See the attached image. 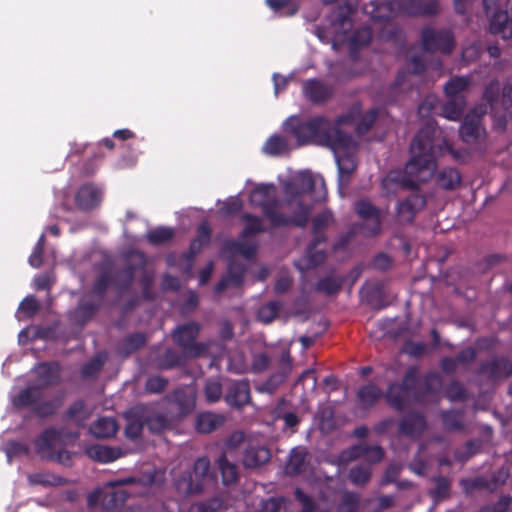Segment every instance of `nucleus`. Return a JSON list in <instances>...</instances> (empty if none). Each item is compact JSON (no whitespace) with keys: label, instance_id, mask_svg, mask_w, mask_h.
Segmentation results:
<instances>
[{"label":"nucleus","instance_id":"a18cd8bd","mask_svg":"<svg viewBox=\"0 0 512 512\" xmlns=\"http://www.w3.org/2000/svg\"><path fill=\"white\" fill-rule=\"evenodd\" d=\"M62 405V398L58 397L54 400H45L37 402L33 406L32 412L41 418L53 416Z\"/></svg>","mask_w":512,"mask_h":512},{"label":"nucleus","instance_id":"37998d69","mask_svg":"<svg viewBox=\"0 0 512 512\" xmlns=\"http://www.w3.org/2000/svg\"><path fill=\"white\" fill-rule=\"evenodd\" d=\"M434 487L429 495L434 501H442L450 496L451 481L445 476H437L432 479Z\"/></svg>","mask_w":512,"mask_h":512},{"label":"nucleus","instance_id":"393cba45","mask_svg":"<svg viewBox=\"0 0 512 512\" xmlns=\"http://www.w3.org/2000/svg\"><path fill=\"white\" fill-rule=\"evenodd\" d=\"M271 457L270 450L264 446H249L243 456V464L248 468H257L266 464Z\"/></svg>","mask_w":512,"mask_h":512},{"label":"nucleus","instance_id":"774afa93","mask_svg":"<svg viewBox=\"0 0 512 512\" xmlns=\"http://www.w3.org/2000/svg\"><path fill=\"white\" fill-rule=\"evenodd\" d=\"M510 504L511 497L509 495H503L496 503L483 506L478 512H507Z\"/></svg>","mask_w":512,"mask_h":512},{"label":"nucleus","instance_id":"de8ad7c7","mask_svg":"<svg viewBox=\"0 0 512 512\" xmlns=\"http://www.w3.org/2000/svg\"><path fill=\"white\" fill-rule=\"evenodd\" d=\"M465 101L463 98H451L442 108V114L445 118L457 121L461 118Z\"/></svg>","mask_w":512,"mask_h":512},{"label":"nucleus","instance_id":"49530a36","mask_svg":"<svg viewBox=\"0 0 512 512\" xmlns=\"http://www.w3.org/2000/svg\"><path fill=\"white\" fill-rule=\"evenodd\" d=\"M146 341L147 338L144 333L137 332L129 334L123 339L121 350L125 354H132L142 348L146 344Z\"/></svg>","mask_w":512,"mask_h":512},{"label":"nucleus","instance_id":"e2e57ef3","mask_svg":"<svg viewBox=\"0 0 512 512\" xmlns=\"http://www.w3.org/2000/svg\"><path fill=\"white\" fill-rule=\"evenodd\" d=\"M460 485L466 494H469L477 489H487L488 481L483 476L475 478H463L460 480Z\"/></svg>","mask_w":512,"mask_h":512},{"label":"nucleus","instance_id":"aec40b11","mask_svg":"<svg viewBox=\"0 0 512 512\" xmlns=\"http://www.w3.org/2000/svg\"><path fill=\"white\" fill-rule=\"evenodd\" d=\"M291 356L288 351L283 352L280 360V368L277 372L270 375V377L264 382V389L269 392H275L281 384H283L291 372Z\"/></svg>","mask_w":512,"mask_h":512},{"label":"nucleus","instance_id":"2eb2a0df","mask_svg":"<svg viewBox=\"0 0 512 512\" xmlns=\"http://www.w3.org/2000/svg\"><path fill=\"white\" fill-rule=\"evenodd\" d=\"M426 426V418L422 413L410 411L400 420L399 433L407 437L416 438L425 431Z\"/></svg>","mask_w":512,"mask_h":512},{"label":"nucleus","instance_id":"6ab92c4d","mask_svg":"<svg viewBox=\"0 0 512 512\" xmlns=\"http://www.w3.org/2000/svg\"><path fill=\"white\" fill-rule=\"evenodd\" d=\"M425 205L426 198L418 192H413L407 198L399 202L397 214L403 220L411 222L415 215L421 211Z\"/></svg>","mask_w":512,"mask_h":512},{"label":"nucleus","instance_id":"f257e3e1","mask_svg":"<svg viewBox=\"0 0 512 512\" xmlns=\"http://www.w3.org/2000/svg\"><path fill=\"white\" fill-rule=\"evenodd\" d=\"M357 112L351 110L332 122L329 118L318 115L308 119L291 116L285 121V131L291 134L298 146L317 144L331 149L334 153H343L337 157L339 185L347 186L356 169L354 159L348 155L356 148L351 135L340 129L343 124L353 123Z\"/></svg>","mask_w":512,"mask_h":512},{"label":"nucleus","instance_id":"bf43d9fd","mask_svg":"<svg viewBox=\"0 0 512 512\" xmlns=\"http://www.w3.org/2000/svg\"><path fill=\"white\" fill-rule=\"evenodd\" d=\"M398 16L419 17L421 0H395Z\"/></svg>","mask_w":512,"mask_h":512},{"label":"nucleus","instance_id":"f03ea898","mask_svg":"<svg viewBox=\"0 0 512 512\" xmlns=\"http://www.w3.org/2000/svg\"><path fill=\"white\" fill-rule=\"evenodd\" d=\"M442 379L435 371L420 374L418 366H409L401 382H390L383 391L373 382L359 387L356 399L362 409L372 408L382 397L393 410L402 412L412 403L427 404L438 398Z\"/></svg>","mask_w":512,"mask_h":512},{"label":"nucleus","instance_id":"338daca9","mask_svg":"<svg viewBox=\"0 0 512 512\" xmlns=\"http://www.w3.org/2000/svg\"><path fill=\"white\" fill-rule=\"evenodd\" d=\"M446 396L451 401L465 400L467 393L464 385L454 380L447 386Z\"/></svg>","mask_w":512,"mask_h":512},{"label":"nucleus","instance_id":"58836bf2","mask_svg":"<svg viewBox=\"0 0 512 512\" xmlns=\"http://www.w3.org/2000/svg\"><path fill=\"white\" fill-rule=\"evenodd\" d=\"M241 218L245 222V226L241 232L242 238L266 232L261 217L251 213H244Z\"/></svg>","mask_w":512,"mask_h":512},{"label":"nucleus","instance_id":"79ce46f5","mask_svg":"<svg viewBox=\"0 0 512 512\" xmlns=\"http://www.w3.org/2000/svg\"><path fill=\"white\" fill-rule=\"evenodd\" d=\"M372 468L370 464H359L350 468L348 479L356 486H365L371 479Z\"/></svg>","mask_w":512,"mask_h":512},{"label":"nucleus","instance_id":"a211bd4d","mask_svg":"<svg viewBox=\"0 0 512 512\" xmlns=\"http://www.w3.org/2000/svg\"><path fill=\"white\" fill-rule=\"evenodd\" d=\"M479 372L491 380L504 379L512 375V362L506 358H494L481 363Z\"/></svg>","mask_w":512,"mask_h":512},{"label":"nucleus","instance_id":"cd10ccee","mask_svg":"<svg viewBox=\"0 0 512 512\" xmlns=\"http://www.w3.org/2000/svg\"><path fill=\"white\" fill-rule=\"evenodd\" d=\"M88 456L100 463H110L122 456V451L119 448L104 446V445H92L87 450Z\"/></svg>","mask_w":512,"mask_h":512},{"label":"nucleus","instance_id":"6e6552de","mask_svg":"<svg viewBox=\"0 0 512 512\" xmlns=\"http://www.w3.org/2000/svg\"><path fill=\"white\" fill-rule=\"evenodd\" d=\"M137 482L138 480L135 477L110 481L107 483V487L103 493L95 492L89 495L88 505L94 506L98 501H101L105 509H113L122 506L129 497L128 492L122 489V486L135 484Z\"/></svg>","mask_w":512,"mask_h":512},{"label":"nucleus","instance_id":"13d9d810","mask_svg":"<svg viewBox=\"0 0 512 512\" xmlns=\"http://www.w3.org/2000/svg\"><path fill=\"white\" fill-rule=\"evenodd\" d=\"M223 394L222 385L218 380L208 379L204 386V395L208 403L218 402Z\"/></svg>","mask_w":512,"mask_h":512},{"label":"nucleus","instance_id":"c9c22d12","mask_svg":"<svg viewBox=\"0 0 512 512\" xmlns=\"http://www.w3.org/2000/svg\"><path fill=\"white\" fill-rule=\"evenodd\" d=\"M436 181L445 190H455L461 183V175L457 169L444 168L438 172Z\"/></svg>","mask_w":512,"mask_h":512},{"label":"nucleus","instance_id":"423d86ee","mask_svg":"<svg viewBox=\"0 0 512 512\" xmlns=\"http://www.w3.org/2000/svg\"><path fill=\"white\" fill-rule=\"evenodd\" d=\"M317 180L309 172H303L297 175L295 178L288 180L283 185V192L286 195V206L291 208L295 206L294 214L302 213L304 221L300 225H292L293 227L304 228L310 219L312 206L306 203L303 197L306 194H310L315 190Z\"/></svg>","mask_w":512,"mask_h":512},{"label":"nucleus","instance_id":"412c9836","mask_svg":"<svg viewBox=\"0 0 512 512\" xmlns=\"http://www.w3.org/2000/svg\"><path fill=\"white\" fill-rule=\"evenodd\" d=\"M101 198L102 191L100 188L93 184H84L76 194V203L82 210L89 211L99 205Z\"/></svg>","mask_w":512,"mask_h":512},{"label":"nucleus","instance_id":"39448f33","mask_svg":"<svg viewBox=\"0 0 512 512\" xmlns=\"http://www.w3.org/2000/svg\"><path fill=\"white\" fill-rule=\"evenodd\" d=\"M110 282L109 273L102 272L93 282L91 289L80 297L77 306L70 312V319L76 325H86L103 307Z\"/></svg>","mask_w":512,"mask_h":512},{"label":"nucleus","instance_id":"7c9ffc66","mask_svg":"<svg viewBox=\"0 0 512 512\" xmlns=\"http://www.w3.org/2000/svg\"><path fill=\"white\" fill-rule=\"evenodd\" d=\"M135 276V268L132 265H127L122 269L117 270L113 276L109 274L110 285H114L116 290L120 293L126 292L132 285Z\"/></svg>","mask_w":512,"mask_h":512},{"label":"nucleus","instance_id":"864d4df0","mask_svg":"<svg viewBox=\"0 0 512 512\" xmlns=\"http://www.w3.org/2000/svg\"><path fill=\"white\" fill-rule=\"evenodd\" d=\"M378 118V111L376 109H370L364 114H361L357 123L355 131L358 135H364L370 131L374 123Z\"/></svg>","mask_w":512,"mask_h":512},{"label":"nucleus","instance_id":"052dcab7","mask_svg":"<svg viewBox=\"0 0 512 512\" xmlns=\"http://www.w3.org/2000/svg\"><path fill=\"white\" fill-rule=\"evenodd\" d=\"M167 385V378L160 375H153L147 378L145 390L150 394H160L166 389Z\"/></svg>","mask_w":512,"mask_h":512},{"label":"nucleus","instance_id":"7ed1b4c3","mask_svg":"<svg viewBox=\"0 0 512 512\" xmlns=\"http://www.w3.org/2000/svg\"><path fill=\"white\" fill-rule=\"evenodd\" d=\"M435 129L427 125L420 129L410 144L411 159L404 168L402 185L418 190L419 185L428 181L435 172L433 138Z\"/></svg>","mask_w":512,"mask_h":512},{"label":"nucleus","instance_id":"8fccbe9b","mask_svg":"<svg viewBox=\"0 0 512 512\" xmlns=\"http://www.w3.org/2000/svg\"><path fill=\"white\" fill-rule=\"evenodd\" d=\"M501 85L500 82L496 79L491 80L484 89L483 99L489 104L490 108L495 109L500 100L501 94Z\"/></svg>","mask_w":512,"mask_h":512},{"label":"nucleus","instance_id":"ea45409f","mask_svg":"<svg viewBox=\"0 0 512 512\" xmlns=\"http://www.w3.org/2000/svg\"><path fill=\"white\" fill-rule=\"evenodd\" d=\"M282 307V303L278 300L269 301L259 307L257 319L261 323L269 324L278 317Z\"/></svg>","mask_w":512,"mask_h":512},{"label":"nucleus","instance_id":"603ef678","mask_svg":"<svg viewBox=\"0 0 512 512\" xmlns=\"http://www.w3.org/2000/svg\"><path fill=\"white\" fill-rule=\"evenodd\" d=\"M470 84L466 77L451 78L444 86V92L449 98H459L458 95L463 92Z\"/></svg>","mask_w":512,"mask_h":512},{"label":"nucleus","instance_id":"f704fd0d","mask_svg":"<svg viewBox=\"0 0 512 512\" xmlns=\"http://www.w3.org/2000/svg\"><path fill=\"white\" fill-rule=\"evenodd\" d=\"M372 39V31L369 27L356 29L350 38V57L357 59V51L359 48L367 46Z\"/></svg>","mask_w":512,"mask_h":512},{"label":"nucleus","instance_id":"c03bdc74","mask_svg":"<svg viewBox=\"0 0 512 512\" xmlns=\"http://www.w3.org/2000/svg\"><path fill=\"white\" fill-rule=\"evenodd\" d=\"M262 150L267 155L278 156L288 150V142L283 136L274 134L266 140Z\"/></svg>","mask_w":512,"mask_h":512},{"label":"nucleus","instance_id":"a878e982","mask_svg":"<svg viewBox=\"0 0 512 512\" xmlns=\"http://www.w3.org/2000/svg\"><path fill=\"white\" fill-rule=\"evenodd\" d=\"M307 455V451L304 448L297 447L292 449L285 464V473L289 476H297L304 472Z\"/></svg>","mask_w":512,"mask_h":512},{"label":"nucleus","instance_id":"4c0bfd02","mask_svg":"<svg viewBox=\"0 0 512 512\" xmlns=\"http://www.w3.org/2000/svg\"><path fill=\"white\" fill-rule=\"evenodd\" d=\"M343 282L344 278L342 277L326 276L316 283L315 290L327 296H332L341 290Z\"/></svg>","mask_w":512,"mask_h":512},{"label":"nucleus","instance_id":"f3484780","mask_svg":"<svg viewBox=\"0 0 512 512\" xmlns=\"http://www.w3.org/2000/svg\"><path fill=\"white\" fill-rule=\"evenodd\" d=\"M303 92L315 104L324 103L333 95V88L319 79H308L303 84Z\"/></svg>","mask_w":512,"mask_h":512},{"label":"nucleus","instance_id":"c85d7f7f","mask_svg":"<svg viewBox=\"0 0 512 512\" xmlns=\"http://www.w3.org/2000/svg\"><path fill=\"white\" fill-rule=\"evenodd\" d=\"M225 422V417L213 412L200 413L196 419V430L200 433H211Z\"/></svg>","mask_w":512,"mask_h":512},{"label":"nucleus","instance_id":"72a5a7b5","mask_svg":"<svg viewBox=\"0 0 512 512\" xmlns=\"http://www.w3.org/2000/svg\"><path fill=\"white\" fill-rule=\"evenodd\" d=\"M42 389L39 386H30L21 390L13 399V404L17 408L36 405L42 398Z\"/></svg>","mask_w":512,"mask_h":512},{"label":"nucleus","instance_id":"20e7f679","mask_svg":"<svg viewBox=\"0 0 512 512\" xmlns=\"http://www.w3.org/2000/svg\"><path fill=\"white\" fill-rule=\"evenodd\" d=\"M249 202L252 206L261 208L263 216L274 229L300 225L304 221L302 213L289 217L279 211L280 199L273 183L257 185L250 192Z\"/></svg>","mask_w":512,"mask_h":512},{"label":"nucleus","instance_id":"4be33fe9","mask_svg":"<svg viewBox=\"0 0 512 512\" xmlns=\"http://www.w3.org/2000/svg\"><path fill=\"white\" fill-rule=\"evenodd\" d=\"M489 31L505 40L512 38V17L507 11H495L490 18Z\"/></svg>","mask_w":512,"mask_h":512},{"label":"nucleus","instance_id":"4468645a","mask_svg":"<svg viewBox=\"0 0 512 512\" xmlns=\"http://www.w3.org/2000/svg\"><path fill=\"white\" fill-rule=\"evenodd\" d=\"M396 6L395 0L371 1L365 7V13L374 22L386 23L398 17Z\"/></svg>","mask_w":512,"mask_h":512},{"label":"nucleus","instance_id":"6e6d98bb","mask_svg":"<svg viewBox=\"0 0 512 512\" xmlns=\"http://www.w3.org/2000/svg\"><path fill=\"white\" fill-rule=\"evenodd\" d=\"M86 415V406L83 400H77L73 402L67 411L65 412L63 419L64 420H72L76 423H81Z\"/></svg>","mask_w":512,"mask_h":512},{"label":"nucleus","instance_id":"680f3d73","mask_svg":"<svg viewBox=\"0 0 512 512\" xmlns=\"http://www.w3.org/2000/svg\"><path fill=\"white\" fill-rule=\"evenodd\" d=\"M369 445L366 443H359L352 445L341 453V459L344 461H355L360 458H365Z\"/></svg>","mask_w":512,"mask_h":512},{"label":"nucleus","instance_id":"a19ab883","mask_svg":"<svg viewBox=\"0 0 512 512\" xmlns=\"http://www.w3.org/2000/svg\"><path fill=\"white\" fill-rule=\"evenodd\" d=\"M218 465L221 472L222 482L224 485H231L238 481V468L234 463H231L227 459L225 454H222L219 457Z\"/></svg>","mask_w":512,"mask_h":512},{"label":"nucleus","instance_id":"0eeeda50","mask_svg":"<svg viewBox=\"0 0 512 512\" xmlns=\"http://www.w3.org/2000/svg\"><path fill=\"white\" fill-rule=\"evenodd\" d=\"M200 330V324L191 321L176 326L171 333L175 345L180 347L184 355L189 356V358H198L207 352V345L196 341Z\"/></svg>","mask_w":512,"mask_h":512},{"label":"nucleus","instance_id":"0e129e2a","mask_svg":"<svg viewBox=\"0 0 512 512\" xmlns=\"http://www.w3.org/2000/svg\"><path fill=\"white\" fill-rule=\"evenodd\" d=\"M326 259L324 250L317 249L313 246H308L306 250L307 269L315 268L322 264Z\"/></svg>","mask_w":512,"mask_h":512},{"label":"nucleus","instance_id":"69168bd1","mask_svg":"<svg viewBox=\"0 0 512 512\" xmlns=\"http://www.w3.org/2000/svg\"><path fill=\"white\" fill-rule=\"evenodd\" d=\"M144 424V421L139 417L129 418L125 427L126 437L131 440L139 438L142 434Z\"/></svg>","mask_w":512,"mask_h":512},{"label":"nucleus","instance_id":"5701e85b","mask_svg":"<svg viewBox=\"0 0 512 512\" xmlns=\"http://www.w3.org/2000/svg\"><path fill=\"white\" fill-rule=\"evenodd\" d=\"M61 366L58 362H44L37 366L39 387L53 386L60 381Z\"/></svg>","mask_w":512,"mask_h":512},{"label":"nucleus","instance_id":"09e8293b","mask_svg":"<svg viewBox=\"0 0 512 512\" xmlns=\"http://www.w3.org/2000/svg\"><path fill=\"white\" fill-rule=\"evenodd\" d=\"M174 236V230L170 227H157L150 230L147 235V241L155 246L165 244L172 240Z\"/></svg>","mask_w":512,"mask_h":512},{"label":"nucleus","instance_id":"c756f323","mask_svg":"<svg viewBox=\"0 0 512 512\" xmlns=\"http://www.w3.org/2000/svg\"><path fill=\"white\" fill-rule=\"evenodd\" d=\"M362 298L376 309H383L387 306L384 302V290L380 283L366 284L361 289Z\"/></svg>","mask_w":512,"mask_h":512},{"label":"nucleus","instance_id":"9b49d317","mask_svg":"<svg viewBox=\"0 0 512 512\" xmlns=\"http://www.w3.org/2000/svg\"><path fill=\"white\" fill-rule=\"evenodd\" d=\"M486 109L475 108L468 113L460 126L459 134L463 142L467 144H476L486 136V131L482 126V117Z\"/></svg>","mask_w":512,"mask_h":512},{"label":"nucleus","instance_id":"2f4dec72","mask_svg":"<svg viewBox=\"0 0 512 512\" xmlns=\"http://www.w3.org/2000/svg\"><path fill=\"white\" fill-rule=\"evenodd\" d=\"M117 430L118 424L111 417H100L90 426V433L96 438L113 437Z\"/></svg>","mask_w":512,"mask_h":512},{"label":"nucleus","instance_id":"dca6fc26","mask_svg":"<svg viewBox=\"0 0 512 512\" xmlns=\"http://www.w3.org/2000/svg\"><path fill=\"white\" fill-rule=\"evenodd\" d=\"M354 210L360 218L370 221V235L379 233L381 229V212L376 206L367 199H361L355 202Z\"/></svg>","mask_w":512,"mask_h":512},{"label":"nucleus","instance_id":"ddd939ff","mask_svg":"<svg viewBox=\"0 0 512 512\" xmlns=\"http://www.w3.org/2000/svg\"><path fill=\"white\" fill-rule=\"evenodd\" d=\"M226 403L233 408L241 409L251 403L250 383L247 379L235 380L227 388Z\"/></svg>","mask_w":512,"mask_h":512},{"label":"nucleus","instance_id":"5fc2aeb1","mask_svg":"<svg viewBox=\"0 0 512 512\" xmlns=\"http://www.w3.org/2000/svg\"><path fill=\"white\" fill-rule=\"evenodd\" d=\"M146 424L148 429L153 433H161L171 428L172 424L170 419L161 413H156L148 417Z\"/></svg>","mask_w":512,"mask_h":512},{"label":"nucleus","instance_id":"f8f14e48","mask_svg":"<svg viewBox=\"0 0 512 512\" xmlns=\"http://www.w3.org/2000/svg\"><path fill=\"white\" fill-rule=\"evenodd\" d=\"M196 399V390L191 386L178 387L167 396L168 402L175 407L180 418L187 417L194 412Z\"/></svg>","mask_w":512,"mask_h":512},{"label":"nucleus","instance_id":"3c124183","mask_svg":"<svg viewBox=\"0 0 512 512\" xmlns=\"http://www.w3.org/2000/svg\"><path fill=\"white\" fill-rule=\"evenodd\" d=\"M360 507V496L355 492L346 491L337 506V512H358Z\"/></svg>","mask_w":512,"mask_h":512},{"label":"nucleus","instance_id":"e433bc0d","mask_svg":"<svg viewBox=\"0 0 512 512\" xmlns=\"http://www.w3.org/2000/svg\"><path fill=\"white\" fill-rule=\"evenodd\" d=\"M444 430L462 431L464 429L463 413L457 410H443L440 414Z\"/></svg>","mask_w":512,"mask_h":512},{"label":"nucleus","instance_id":"1a4fd4ad","mask_svg":"<svg viewBox=\"0 0 512 512\" xmlns=\"http://www.w3.org/2000/svg\"><path fill=\"white\" fill-rule=\"evenodd\" d=\"M423 49L426 52H441L444 55L452 53L455 47V39L450 29L434 30L426 27L421 33Z\"/></svg>","mask_w":512,"mask_h":512},{"label":"nucleus","instance_id":"4d7b16f0","mask_svg":"<svg viewBox=\"0 0 512 512\" xmlns=\"http://www.w3.org/2000/svg\"><path fill=\"white\" fill-rule=\"evenodd\" d=\"M335 222L334 215L330 210L318 213L312 220V233L325 232L330 224Z\"/></svg>","mask_w":512,"mask_h":512},{"label":"nucleus","instance_id":"9d476101","mask_svg":"<svg viewBox=\"0 0 512 512\" xmlns=\"http://www.w3.org/2000/svg\"><path fill=\"white\" fill-rule=\"evenodd\" d=\"M210 461L207 457H199L193 465L192 474L177 481V489L185 495L199 494L203 491V481L209 477Z\"/></svg>","mask_w":512,"mask_h":512},{"label":"nucleus","instance_id":"b1692460","mask_svg":"<svg viewBox=\"0 0 512 512\" xmlns=\"http://www.w3.org/2000/svg\"><path fill=\"white\" fill-rule=\"evenodd\" d=\"M212 229L208 222H202L196 230V237L191 241L187 257L194 259L211 241Z\"/></svg>","mask_w":512,"mask_h":512},{"label":"nucleus","instance_id":"473e14b6","mask_svg":"<svg viewBox=\"0 0 512 512\" xmlns=\"http://www.w3.org/2000/svg\"><path fill=\"white\" fill-rule=\"evenodd\" d=\"M189 356L179 353L173 348L165 349L164 353L158 358V368L160 370H171L184 366Z\"/></svg>","mask_w":512,"mask_h":512},{"label":"nucleus","instance_id":"bb28decb","mask_svg":"<svg viewBox=\"0 0 512 512\" xmlns=\"http://www.w3.org/2000/svg\"><path fill=\"white\" fill-rule=\"evenodd\" d=\"M61 436L60 431L55 428H47L45 429L35 440V450L38 454L43 457L46 456L45 453L53 452L56 442L59 440Z\"/></svg>","mask_w":512,"mask_h":512}]
</instances>
